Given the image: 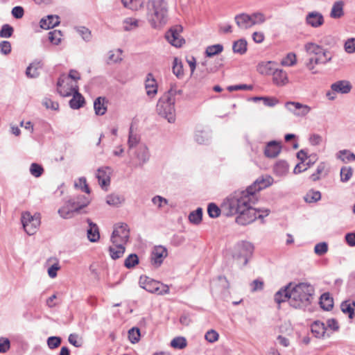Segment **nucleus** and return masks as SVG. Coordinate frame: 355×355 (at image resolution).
<instances>
[{
    "label": "nucleus",
    "mask_w": 355,
    "mask_h": 355,
    "mask_svg": "<svg viewBox=\"0 0 355 355\" xmlns=\"http://www.w3.org/2000/svg\"><path fill=\"white\" fill-rule=\"evenodd\" d=\"M282 147L276 141H269L264 149V155L268 158H275L279 155L281 152Z\"/></svg>",
    "instance_id": "412c9836"
},
{
    "label": "nucleus",
    "mask_w": 355,
    "mask_h": 355,
    "mask_svg": "<svg viewBox=\"0 0 355 355\" xmlns=\"http://www.w3.org/2000/svg\"><path fill=\"white\" fill-rule=\"evenodd\" d=\"M272 76L273 83L278 87H283L288 83L287 73L283 69H275Z\"/></svg>",
    "instance_id": "a211bd4d"
},
{
    "label": "nucleus",
    "mask_w": 355,
    "mask_h": 355,
    "mask_svg": "<svg viewBox=\"0 0 355 355\" xmlns=\"http://www.w3.org/2000/svg\"><path fill=\"white\" fill-rule=\"evenodd\" d=\"M340 309L344 313L348 314L349 318L352 319L354 316L355 302L351 300L343 302Z\"/></svg>",
    "instance_id": "f704fd0d"
},
{
    "label": "nucleus",
    "mask_w": 355,
    "mask_h": 355,
    "mask_svg": "<svg viewBox=\"0 0 355 355\" xmlns=\"http://www.w3.org/2000/svg\"><path fill=\"white\" fill-rule=\"evenodd\" d=\"M297 62L296 56L295 53H289L281 61L282 66L291 67L295 64Z\"/></svg>",
    "instance_id": "5fc2aeb1"
},
{
    "label": "nucleus",
    "mask_w": 355,
    "mask_h": 355,
    "mask_svg": "<svg viewBox=\"0 0 355 355\" xmlns=\"http://www.w3.org/2000/svg\"><path fill=\"white\" fill-rule=\"evenodd\" d=\"M274 180L270 175H262L258 178L248 189L259 198V191L273 184Z\"/></svg>",
    "instance_id": "9d476101"
},
{
    "label": "nucleus",
    "mask_w": 355,
    "mask_h": 355,
    "mask_svg": "<svg viewBox=\"0 0 355 355\" xmlns=\"http://www.w3.org/2000/svg\"><path fill=\"white\" fill-rule=\"evenodd\" d=\"M73 98L69 101V105L73 110H78L82 107L85 104L84 97L77 90L72 94Z\"/></svg>",
    "instance_id": "e433bc0d"
},
{
    "label": "nucleus",
    "mask_w": 355,
    "mask_h": 355,
    "mask_svg": "<svg viewBox=\"0 0 355 355\" xmlns=\"http://www.w3.org/2000/svg\"><path fill=\"white\" fill-rule=\"evenodd\" d=\"M336 157L344 163H348L355 160V154L348 150H341L337 153Z\"/></svg>",
    "instance_id": "4c0bfd02"
},
{
    "label": "nucleus",
    "mask_w": 355,
    "mask_h": 355,
    "mask_svg": "<svg viewBox=\"0 0 355 355\" xmlns=\"http://www.w3.org/2000/svg\"><path fill=\"white\" fill-rule=\"evenodd\" d=\"M107 101L105 97H98L94 102V109L96 115L102 116L107 111Z\"/></svg>",
    "instance_id": "473e14b6"
},
{
    "label": "nucleus",
    "mask_w": 355,
    "mask_h": 355,
    "mask_svg": "<svg viewBox=\"0 0 355 355\" xmlns=\"http://www.w3.org/2000/svg\"><path fill=\"white\" fill-rule=\"evenodd\" d=\"M332 56L327 55V57L320 55H311L306 60L305 65L308 70H309L313 74H316L319 72L317 69L316 66L322 64L325 65L327 63L331 62Z\"/></svg>",
    "instance_id": "9b49d317"
},
{
    "label": "nucleus",
    "mask_w": 355,
    "mask_h": 355,
    "mask_svg": "<svg viewBox=\"0 0 355 355\" xmlns=\"http://www.w3.org/2000/svg\"><path fill=\"white\" fill-rule=\"evenodd\" d=\"M344 49L347 53H354L355 52V38L347 39L344 44Z\"/></svg>",
    "instance_id": "338daca9"
},
{
    "label": "nucleus",
    "mask_w": 355,
    "mask_h": 355,
    "mask_svg": "<svg viewBox=\"0 0 355 355\" xmlns=\"http://www.w3.org/2000/svg\"><path fill=\"white\" fill-rule=\"evenodd\" d=\"M326 168V164L324 162L320 163L316 168L315 173H313L310 178L312 181L315 182L320 180V175L324 171Z\"/></svg>",
    "instance_id": "6e6d98bb"
},
{
    "label": "nucleus",
    "mask_w": 355,
    "mask_h": 355,
    "mask_svg": "<svg viewBox=\"0 0 355 355\" xmlns=\"http://www.w3.org/2000/svg\"><path fill=\"white\" fill-rule=\"evenodd\" d=\"M60 24L58 15H48L46 18H42L40 21V27L43 29H50L58 26Z\"/></svg>",
    "instance_id": "cd10ccee"
},
{
    "label": "nucleus",
    "mask_w": 355,
    "mask_h": 355,
    "mask_svg": "<svg viewBox=\"0 0 355 355\" xmlns=\"http://www.w3.org/2000/svg\"><path fill=\"white\" fill-rule=\"evenodd\" d=\"M258 196L248 187L236 190L224 199L221 209L228 216L237 214L235 221L240 225H247L257 219V211L253 206L257 202Z\"/></svg>",
    "instance_id": "f257e3e1"
},
{
    "label": "nucleus",
    "mask_w": 355,
    "mask_h": 355,
    "mask_svg": "<svg viewBox=\"0 0 355 355\" xmlns=\"http://www.w3.org/2000/svg\"><path fill=\"white\" fill-rule=\"evenodd\" d=\"M344 3L341 1L334 3L331 12L330 17L332 19H340L344 15Z\"/></svg>",
    "instance_id": "72a5a7b5"
},
{
    "label": "nucleus",
    "mask_w": 355,
    "mask_h": 355,
    "mask_svg": "<svg viewBox=\"0 0 355 355\" xmlns=\"http://www.w3.org/2000/svg\"><path fill=\"white\" fill-rule=\"evenodd\" d=\"M121 2L125 8L132 10H137L144 3L143 0H121Z\"/></svg>",
    "instance_id": "79ce46f5"
},
{
    "label": "nucleus",
    "mask_w": 355,
    "mask_h": 355,
    "mask_svg": "<svg viewBox=\"0 0 355 355\" xmlns=\"http://www.w3.org/2000/svg\"><path fill=\"white\" fill-rule=\"evenodd\" d=\"M89 225L87 230V238L91 242H96L100 239V234L98 225L93 223L90 219H87Z\"/></svg>",
    "instance_id": "bb28decb"
},
{
    "label": "nucleus",
    "mask_w": 355,
    "mask_h": 355,
    "mask_svg": "<svg viewBox=\"0 0 355 355\" xmlns=\"http://www.w3.org/2000/svg\"><path fill=\"white\" fill-rule=\"evenodd\" d=\"M13 28L9 24H4L0 30V37L9 38L13 33Z\"/></svg>",
    "instance_id": "052dcab7"
},
{
    "label": "nucleus",
    "mask_w": 355,
    "mask_h": 355,
    "mask_svg": "<svg viewBox=\"0 0 355 355\" xmlns=\"http://www.w3.org/2000/svg\"><path fill=\"white\" fill-rule=\"evenodd\" d=\"M272 62H268L266 63H262L259 65L258 71L261 74H266V75H272V71L275 69L272 67Z\"/></svg>",
    "instance_id": "603ef678"
},
{
    "label": "nucleus",
    "mask_w": 355,
    "mask_h": 355,
    "mask_svg": "<svg viewBox=\"0 0 355 355\" xmlns=\"http://www.w3.org/2000/svg\"><path fill=\"white\" fill-rule=\"evenodd\" d=\"M187 345L186 338L182 336L175 337L171 341V346L175 349H182Z\"/></svg>",
    "instance_id": "09e8293b"
},
{
    "label": "nucleus",
    "mask_w": 355,
    "mask_h": 355,
    "mask_svg": "<svg viewBox=\"0 0 355 355\" xmlns=\"http://www.w3.org/2000/svg\"><path fill=\"white\" fill-rule=\"evenodd\" d=\"M285 107L295 116L304 117L311 110V107L295 101H288L285 103Z\"/></svg>",
    "instance_id": "ddd939ff"
},
{
    "label": "nucleus",
    "mask_w": 355,
    "mask_h": 355,
    "mask_svg": "<svg viewBox=\"0 0 355 355\" xmlns=\"http://www.w3.org/2000/svg\"><path fill=\"white\" fill-rule=\"evenodd\" d=\"M320 304L324 310L329 311L334 306L333 299L327 293H324L321 295Z\"/></svg>",
    "instance_id": "c03bdc74"
},
{
    "label": "nucleus",
    "mask_w": 355,
    "mask_h": 355,
    "mask_svg": "<svg viewBox=\"0 0 355 355\" xmlns=\"http://www.w3.org/2000/svg\"><path fill=\"white\" fill-rule=\"evenodd\" d=\"M175 98H170L164 94L159 98L156 105L157 113L167 119L169 123L175 121Z\"/></svg>",
    "instance_id": "39448f33"
},
{
    "label": "nucleus",
    "mask_w": 355,
    "mask_h": 355,
    "mask_svg": "<svg viewBox=\"0 0 355 355\" xmlns=\"http://www.w3.org/2000/svg\"><path fill=\"white\" fill-rule=\"evenodd\" d=\"M96 176L101 188L107 190V187L110 183V178L106 170L103 168H98Z\"/></svg>",
    "instance_id": "c85d7f7f"
},
{
    "label": "nucleus",
    "mask_w": 355,
    "mask_h": 355,
    "mask_svg": "<svg viewBox=\"0 0 355 355\" xmlns=\"http://www.w3.org/2000/svg\"><path fill=\"white\" fill-rule=\"evenodd\" d=\"M135 156L137 159V162L134 165L135 168H141L146 164L149 161L150 157L148 148L146 145H139L135 152Z\"/></svg>",
    "instance_id": "2eb2a0df"
},
{
    "label": "nucleus",
    "mask_w": 355,
    "mask_h": 355,
    "mask_svg": "<svg viewBox=\"0 0 355 355\" xmlns=\"http://www.w3.org/2000/svg\"><path fill=\"white\" fill-rule=\"evenodd\" d=\"M223 51V46L220 44L208 46L205 49V54L207 57H213L218 55Z\"/></svg>",
    "instance_id": "a19ab883"
},
{
    "label": "nucleus",
    "mask_w": 355,
    "mask_h": 355,
    "mask_svg": "<svg viewBox=\"0 0 355 355\" xmlns=\"http://www.w3.org/2000/svg\"><path fill=\"white\" fill-rule=\"evenodd\" d=\"M140 287L151 293L164 295L169 293V287L147 276H141L139 282Z\"/></svg>",
    "instance_id": "0eeeda50"
},
{
    "label": "nucleus",
    "mask_w": 355,
    "mask_h": 355,
    "mask_svg": "<svg viewBox=\"0 0 355 355\" xmlns=\"http://www.w3.org/2000/svg\"><path fill=\"white\" fill-rule=\"evenodd\" d=\"M49 40L54 45H58L62 40V34L60 31L54 30L49 33Z\"/></svg>",
    "instance_id": "de8ad7c7"
},
{
    "label": "nucleus",
    "mask_w": 355,
    "mask_h": 355,
    "mask_svg": "<svg viewBox=\"0 0 355 355\" xmlns=\"http://www.w3.org/2000/svg\"><path fill=\"white\" fill-rule=\"evenodd\" d=\"M211 138V132L208 130L197 129L195 131L194 139L199 144H208Z\"/></svg>",
    "instance_id": "a878e982"
},
{
    "label": "nucleus",
    "mask_w": 355,
    "mask_h": 355,
    "mask_svg": "<svg viewBox=\"0 0 355 355\" xmlns=\"http://www.w3.org/2000/svg\"><path fill=\"white\" fill-rule=\"evenodd\" d=\"M140 141L139 136L134 133L132 131V127L131 126L129 130V136H128V145L130 149L133 148L135 147Z\"/></svg>",
    "instance_id": "a18cd8bd"
},
{
    "label": "nucleus",
    "mask_w": 355,
    "mask_h": 355,
    "mask_svg": "<svg viewBox=\"0 0 355 355\" xmlns=\"http://www.w3.org/2000/svg\"><path fill=\"white\" fill-rule=\"evenodd\" d=\"M247 46L248 42L244 38L234 41L232 44L233 52L239 55H243L247 51Z\"/></svg>",
    "instance_id": "c9c22d12"
},
{
    "label": "nucleus",
    "mask_w": 355,
    "mask_h": 355,
    "mask_svg": "<svg viewBox=\"0 0 355 355\" xmlns=\"http://www.w3.org/2000/svg\"><path fill=\"white\" fill-rule=\"evenodd\" d=\"M254 250L253 245L248 241L238 242L232 249V257L237 261H241L245 266Z\"/></svg>",
    "instance_id": "423d86ee"
},
{
    "label": "nucleus",
    "mask_w": 355,
    "mask_h": 355,
    "mask_svg": "<svg viewBox=\"0 0 355 355\" xmlns=\"http://www.w3.org/2000/svg\"><path fill=\"white\" fill-rule=\"evenodd\" d=\"M43 172V167L40 164L37 163H33L31 164L30 173L33 176L39 178L42 175Z\"/></svg>",
    "instance_id": "4d7b16f0"
},
{
    "label": "nucleus",
    "mask_w": 355,
    "mask_h": 355,
    "mask_svg": "<svg viewBox=\"0 0 355 355\" xmlns=\"http://www.w3.org/2000/svg\"><path fill=\"white\" fill-rule=\"evenodd\" d=\"M292 283L279 290L274 296V300L277 304H281L286 301L290 303L291 286Z\"/></svg>",
    "instance_id": "b1692460"
},
{
    "label": "nucleus",
    "mask_w": 355,
    "mask_h": 355,
    "mask_svg": "<svg viewBox=\"0 0 355 355\" xmlns=\"http://www.w3.org/2000/svg\"><path fill=\"white\" fill-rule=\"evenodd\" d=\"M352 85L348 80H338L331 85L334 92L340 94H348L352 89Z\"/></svg>",
    "instance_id": "5701e85b"
},
{
    "label": "nucleus",
    "mask_w": 355,
    "mask_h": 355,
    "mask_svg": "<svg viewBox=\"0 0 355 355\" xmlns=\"http://www.w3.org/2000/svg\"><path fill=\"white\" fill-rule=\"evenodd\" d=\"M311 330L316 338H320L324 336L327 327L324 323L317 320L312 323Z\"/></svg>",
    "instance_id": "7c9ffc66"
},
{
    "label": "nucleus",
    "mask_w": 355,
    "mask_h": 355,
    "mask_svg": "<svg viewBox=\"0 0 355 355\" xmlns=\"http://www.w3.org/2000/svg\"><path fill=\"white\" fill-rule=\"evenodd\" d=\"M62 342V338L59 336H51L47 339L48 347L53 349L58 347Z\"/></svg>",
    "instance_id": "774afa93"
},
{
    "label": "nucleus",
    "mask_w": 355,
    "mask_h": 355,
    "mask_svg": "<svg viewBox=\"0 0 355 355\" xmlns=\"http://www.w3.org/2000/svg\"><path fill=\"white\" fill-rule=\"evenodd\" d=\"M182 31V27L180 25H176L171 27L166 33L165 37L171 45L175 47H180L184 42V40L180 35Z\"/></svg>",
    "instance_id": "f8f14e48"
},
{
    "label": "nucleus",
    "mask_w": 355,
    "mask_h": 355,
    "mask_svg": "<svg viewBox=\"0 0 355 355\" xmlns=\"http://www.w3.org/2000/svg\"><path fill=\"white\" fill-rule=\"evenodd\" d=\"M123 51L121 49L110 50L107 52L105 62L107 64L120 63L123 60Z\"/></svg>",
    "instance_id": "4be33fe9"
},
{
    "label": "nucleus",
    "mask_w": 355,
    "mask_h": 355,
    "mask_svg": "<svg viewBox=\"0 0 355 355\" xmlns=\"http://www.w3.org/2000/svg\"><path fill=\"white\" fill-rule=\"evenodd\" d=\"M250 16L251 18L252 26L261 24L264 23L266 20V17H265V15L259 12H254L252 15H250Z\"/></svg>",
    "instance_id": "864d4df0"
},
{
    "label": "nucleus",
    "mask_w": 355,
    "mask_h": 355,
    "mask_svg": "<svg viewBox=\"0 0 355 355\" xmlns=\"http://www.w3.org/2000/svg\"><path fill=\"white\" fill-rule=\"evenodd\" d=\"M139 263V257L135 254H130L124 261V266L127 268H132Z\"/></svg>",
    "instance_id": "3c124183"
},
{
    "label": "nucleus",
    "mask_w": 355,
    "mask_h": 355,
    "mask_svg": "<svg viewBox=\"0 0 355 355\" xmlns=\"http://www.w3.org/2000/svg\"><path fill=\"white\" fill-rule=\"evenodd\" d=\"M90 200L85 195H78L71 198L58 209V214L62 218H70L74 214H78L86 207Z\"/></svg>",
    "instance_id": "20e7f679"
},
{
    "label": "nucleus",
    "mask_w": 355,
    "mask_h": 355,
    "mask_svg": "<svg viewBox=\"0 0 355 355\" xmlns=\"http://www.w3.org/2000/svg\"><path fill=\"white\" fill-rule=\"evenodd\" d=\"M21 221L24 231L30 236L35 234L41 223V216L38 213L32 215L26 211L21 214Z\"/></svg>",
    "instance_id": "6e6552de"
},
{
    "label": "nucleus",
    "mask_w": 355,
    "mask_h": 355,
    "mask_svg": "<svg viewBox=\"0 0 355 355\" xmlns=\"http://www.w3.org/2000/svg\"><path fill=\"white\" fill-rule=\"evenodd\" d=\"M220 209L214 203H210L207 207V212L211 218H217L220 216Z\"/></svg>",
    "instance_id": "e2e57ef3"
},
{
    "label": "nucleus",
    "mask_w": 355,
    "mask_h": 355,
    "mask_svg": "<svg viewBox=\"0 0 355 355\" xmlns=\"http://www.w3.org/2000/svg\"><path fill=\"white\" fill-rule=\"evenodd\" d=\"M58 92L62 96H69L77 90V85L73 83H69V78H59L57 84Z\"/></svg>",
    "instance_id": "4468645a"
},
{
    "label": "nucleus",
    "mask_w": 355,
    "mask_h": 355,
    "mask_svg": "<svg viewBox=\"0 0 355 355\" xmlns=\"http://www.w3.org/2000/svg\"><path fill=\"white\" fill-rule=\"evenodd\" d=\"M68 340L70 344L76 347H81L83 344L82 338L76 334H71L69 336Z\"/></svg>",
    "instance_id": "69168bd1"
},
{
    "label": "nucleus",
    "mask_w": 355,
    "mask_h": 355,
    "mask_svg": "<svg viewBox=\"0 0 355 355\" xmlns=\"http://www.w3.org/2000/svg\"><path fill=\"white\" fill-rule=\"evenodd\" d=\"M167 256V250L162 246L155 247L152 252L151 263L152 264L159 266L163 262L164 257Z\"/></svg>",
    "instance_id": "6ab92c4d"
},
{
    "label": "nucleus",
    "mask_w": 355,
    "mask_h": 355,
    "mask_svg": "<svg viewBox=\"0 0 355 355\" xmlns=\"http://www.w3.org/2000/svg\"><path fill=\"white\" fill-rule=\"evenodd\" d=\"M173 73L178 78H182L184 76L183 64L178 58H175L173 62Z\"/></svg>",
    "instance_id": "ea45409f"
},
{
    "label": "nucleus",
    "mask_w": 355,
    "mask_h": 355,
    "mask_svg": "<svg viewBox=\"0 0 355 355\" xmlns=\"http://www.w3.org/2000/svg\"><path fill=\"white\" fill-rule=\"evenodd\" d=\"M76 30L85 41H90L92 38L91 31L87 28L80 26L76 28Z\"/></svg>",
    "instance_id": "13d9d810"
},
{
    "label": "nucleus",
    "mask_w": 355,
    "mask_h": 355,
    "mask_svg": "<svg viewBox=\"0 0 355 355\" xmlns=\"http://www.w3.org/2000/svg\"><path fill=\"white\" fill-rule=\"evenodd\" d=\"M40 68V63H37V64H35V63L31 64L27 67V69L26 70V76L28 77H29V78H37L40 75V71H39V69Z\"/></svg>",
    "instance_id": "49530a36"
},
{
    "label": "nucleus",
    "mask_w": 355,
    "mask_h": 355,
    "mask_svg": "<svg viewBox=\"0 0 355 355\" xmlns=\"http://www.w3.org/2000/svg\"><path fill=\"white\" fill-rule=\"evenodd\" d=\"M128 338L132 343H136L140 338V331L138 328L133 327L128 331Z\"/></svg>",
    "instance_id": "0e129e2a"
},
{
    "label": "nucleus",
    "mask_w": 355,
    "mask_h": 355,
    "mask_svg": "<svg viewBox=\"0 0 355 355\" xmlns=\"http://www.w3.org/2000/svg\"><path fill=\"white\" fill-rule=\"evenodd\" d=\"M234 21L241 29H248L252 26L250 16L246 13L236 15Z\"/></svg>",
    "instance_id": "393cba45"
},
{
    "label": "nucleus",
    "mask_w": 355,
    "mask_h": 355,
    "mask_svg": "<svg viewBox=\"0 0 355 355\" xmlns=\"http://www.w3.org/2000/svg\"><path fill=\"white\" fill-rule=\"evenodd\" d=\"M306 52L310 55H320L327 57L329 55V52L327 49H324L322 45L318 44L313 42H308L304 45Z\"/></svg>",
    "instance_id": "f3484780"
},
{
    "label": "nucleus",
    "mask_w": 355,
    "mask_h": 355,
    "mask_svg": "<svg viewBox=\"0 0 355 355\" xmlns=\"http://www.w3.org/2000/svg\"><path fill=\"white\" fill-rule=\"evenodd\" d=\"M306 24L312 28H319L324 23L322 14L318 11H311L307 13L305 17Z\"/></svg>",
    "instance_id": "dca6fc26"
},
{
    "label": "nucleus",
    "mask_w": 355,
    "mask_h": 355,
    "mask_svg": "<svg viewBox=\"0 0 355 355\" xmlns=\"http://www.w3.org/2000/svg\"><path fill=\"white\" fill-rule=\"evenodd\" d=\"M313 287L307 283H300L291 286L290 305L295 309H304L311 302Z\"/></svg>",
    "instance_id": "7ed1b4c3"
},
{
    "label": "nucleus",
    "mask_w": 355,
    "mask_h": 355,
    "mask_svg": "<svg viewBox=\"0 0 355 355\" xmlns=\"http://www.w3.org/2000/svg\"><path fill=\"white\" fill-rule=\"evenodd\" d=\"M146 94L150 97H154L157 93V85L154 76L148 73L145 80Z\"/></svg>",
    "instance_id": "aec40b11"
},
{
    "label": "nucleus",
    "mask_w": 355,
    "mask_h": 355,
    "mask_svg": "<svg viewBox=\"0 0 355 355\" xmlns=\"http://www.w3.org/2000/svg\"><path fill=\"white\" fill-rule=\"evenodd\" d=\"M130 237V230L126 223H118L114 227L111 236L112 243H121L125 245Z\"/></svg>",
    "instance_id": "1a4fd4ad"
},
{
    "label": "nucleus",
    "mask_w": 355,
    "mask_h": 355,
    "mask_svg": "<svg viewBox=\"0 0 355 355\" xmlns=\"http://www.w3.org/2000/svg\"><path fill=\"white\" fill-rule=\"evenodd\" d=\"M42 105L46 109H51L52 110L57 111L59 110V104L56 101H52L51 98L45 97L42 100Z\"/></svg>",
    "instance_id": "680f3d73"
},
{
    "label": "nucleus",
    "mask_w": 355,
    "mask_h": 355,
    "mask_svg": "<svg viewBox=\"0 0 355 355\" xmlns=\"http://www.w3.org/2000/svg\"><path fill=\"white\" fill-rule=\"evenodd\" d=\"M202 218V209L198 207L196 210L191 211L189 215V221L193 223L198 225L199 224Z\"/></svg>",
    "instance_id": "37998d69"
},
{
    "label": "nucleus",
    "mask_w": 355,
    "mask_h": 355,
    "mask_svg": "<svg viewBox=\"0 0 355 355\" xmlns=\"http://www.w3.org/2000/svg\"><path fill=\"white\" fill-rule=\"evenodd\" d=\"M125 201L123 196L116 193H112L108 195L106 198V202L109 205L118 207Z\"/></svg>",
    "instance_id": "58836bf2"
},
{
    "label": "nucleus",
    "mask_w": 355,
    "mask_h": 355,
    "mask_svg": "<svg viewBox=\"0 0 355 355\" xmlns=\"http://www.w3.org/2000/svg\"><path fill=\"white\" fill-rule=\"evenodd\" d=\"M328 251V245L326 242L317 243L314 247V252L318 256H322Z\"/></svg>",
    "instance_id": "bf43d9fd"
},
{
    "label": "nucleus",
    "mask_w": 355,
    "mask_h": 355,
    "mask_svg": "<svg viewBox=\"0 0 355 355\" xmlns=\"http://www.w3.org/2000/svg\"><path fill=\"white\" fill-rule=\"evenodd\" d=\"M288 169L289 166L286 161L279 160L274 165L273 172L277 176L284 177L288 173Z\"/></svg>",
    "instance_id": "2f4dec72"
},
{
    "label": "nucleus",
    "mask_w": 355,
    "mask_h": 355,
    "mask_svg": "<svg viewBox=\"0 0 355 355\" xmlns=\"http://www.w3.org/2000/svg\"><path fill=\"white\" fill-rule=\"evenodd\" d=\"M147 20L155 29L163 28L168 20V7L166 0H148L146 3Z\"/></svg>",
    "instance_id": "f03ea898"
},
{
    "label": "nucleus",
    "mask_w": 355,
    "mask_h": 355,
    "mask_svg": "<svg viewBox=\"0 0 355 355\" xmlns=\"http://www.w3.org/2000/svg\"><path fill=\"white\" fill-rule=\"evenodd\" d=\"M124 244L121 243H112V245L109 247L110 255L112 259H117L121 257L125 250Z\"/></svg>",
    "instance_id": "c756f323"
},
{
    "label": "nucleus",
    "mask_w": 355,
    "mask_h": 355,
    "mask_svg": "<svg viewBox=\"0 0 355 355\" xmlns=\"http://www.w3.org/2000/svg\"><path fill=\"white\" fill-rule=\"evenodd\" d=\"M321 193L319 191L310 190L304 196V200L309 203L315 202L320 200Z\"/></svg>",
    "instance_id": "8fccbe9b"
}]
</instances>
